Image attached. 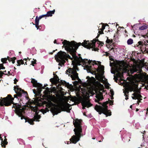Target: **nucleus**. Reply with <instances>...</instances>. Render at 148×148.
<instances>
[{"instance_id":"22","label":"nucleus","mask_w":148,"mask_h":148,"mask_svg":"<svg viewBox=\"0 0 148 148\" xmlns=\"http://www.w3.org/2000/svg\"><path fill=\"white\" fill-rule=\"evenodd\" d=\"M44 93L45 96H47L50 94V89L47 87L46 90L44 92Z\"/></svg>"},{"instance_id":"23","label":"nucleus","mask_w":148,"mask_h":148,"mask_svg":"<svg viewBox=\"0 0 148 148\" xmlns=\"http://www.w3.org/2000/svg\"><path fill=\"white\" fill-rule=\"evenodd\" d=\"M127 42L128 45H131L133 42V40L132 39L130 38L127 40Z\"/></svg>"},{"instance_id":"12","label":"nucleus","mask_w":148,"mask_h":148,"mask_svg":"<svg viewBox=\"0 0 148 148\" xmlns=\"http://www.w3.org/2000/svg\"><path fill=\"white\" fill-rule=\"evenodd\" d=\"M29 106L31 110L35 112V115L34 116V119H29L28 120V122L31 125H33L34 124V121H39V119L40 118V116L38 114L39 111H38V107L36 105L32 104L29 105Z\"/></svg>"},{"instance_id":"47","label":"nucleus","mask_w":148,"mask_h":148,"mask_svg":"<svg viewBox=\"0 0 148 148\" xmlns=\"http://www.w3.org/2000/svg\"><path fill=\"white\" fill-rule=\"evenodd\" d=\"M60 67H58L59 69H60Z\"/></svg>"},{"instance_id":"18","label":"nucleus","mask_w":148,"mask_h":148,"mask_svg":"<svg viewBox=\"0 0 148 148\" xmlns=\"http://www.w3.org/2000/svg\"><path fill=\"white\" fill-rule=\"evenodd\" d=\"M96 97V99H95V101L101 104V103L99 102V101L102 100L103 99V96L101 95H97Z\"/></svg>"},{"instance_id":"7","label":"nucleus","mask_w":148,"mask_h":148,"mask_svg":"<svg viewBox=\"0 0 148 148\" xmlns=\"http://www.w3.org/2000/svg\"><path fill=\"white\" fill-rule=\"evenodd\" d=\"M124 89V90L123 89V92L125 96V99L127 100L128 99V95L129 91H133L134 92L132 94L133 96H132V99H137L138 100H141L140 98L142 97L140 94L137 83H134L131 85H126Z\"/></svg>"},{"instance_id":"28","label":"nucleus","mask_w":148,"mask_h":148,"mask_svg":"<svg viewBox=\"0 0 148 148\" xmlns=\"http://www.w3.org/2000/svg\"><path fill=\"white\" fill-rule=\"evenodd\" d=\"M101 27L100 29L101 31L103 32V31L105 29V26L103 25L102 23H101Z\"/></svg>"},{"instance_id":"14","label":"nucleus","mask_w":148,"mask_h":148,"mask_svg":"<svg viewBox=\"0 0 148 148\" xmlns=\"http://www.w3.org/2000/svg\"><path fill=\"white\" fill-rule=\"evenodd\" d=\"M135 78L139 82L147 83L148 84V75L145 73H139L138 74L135 75Z\"/></svg>"},{"instance_id":"17","label":"nucleus","mask_w":148,"mask_h":148,"mask_svg":"<svg viewBox=\"0 0 148 148\" xmlns=\"http://www.w3.org/2000/svg\"><path fill=\"white\" fill-rule=\"evenodd\" d=\"M46 16V15H43L41 16H40L38 18L37 16H36L35 19V26L37 28V29H38V24L39 20L41 19L43 17H45Z\"/></svg>"},{"instance_id":"8","label":"nucleus","mask_w":148,"mask_h":148,"mask_svg":"<svg viewBox=\"0 0 148 148\" xmlns=\"http://www.w3.org/2000/svg\"><path fill=\"white\" fill-rule=\"evenodd\" d=\"M82 121L80 119H77L73 121V123L75 128L74 130L75 135L72 136L70 139V141L73 143L75 144L80 140L82 132Z\"/></svg>"},{"instance_id":"38","label":"nucleus","mask_w":148,"mask_h":148,"mask_svg":"<svg viewBox=\"0 0 148 148\" xmlns=\"http://www.w3.org/2000/svg\"><path fill=\"white\" fill-rule=\"evenodd\" d=\"M71 143V142L69 141V142H68L67 143V144H69V143Z\"/></svg>"},{"instance_id":"27","label":"nucleus","mask_w":148,"mask_h":148,"mask_svg":"<svg viewBox=\"0 0 148 148\" xmlns=\"http://www.w3.org/2000/svg\"><path fill=\"white\" fill-rule=\"evenodd\" d=\"M137 69L136 67H133V69H131L130 71L131 73H132L134 72H136L137 71Z\"/></svg>"},{"instance_id":"32","label":"nucleus","mask_w":148,"mask_h":148,"mask_svg":"<svg viewBox=\"0 0 148 148\" xmlns=\"http://www.w3.org/2000/svg\"><path fill=\"white\" fill-rule=\"evenodd\" d=\"M14 84H16V82H18V80L16 78H15L14 79Z\"/></svg>"},{"instance_id":"33","label":"nucleus","mask_w":148,"mask_h":148,"mask_svg":"<svg viewBox=\"0 0 148 148\" xmlns=\"http://www.w3.org/2000/svg\"><path fill=\"white\" fill-rule=\"evenodd\" d=\"M106 42L107 43H109L111 42V40H110L107 39L106 41Z\"/></svg>"},{"instance_id":"40","label":"nucleus","mask_w":148,"mask_h":148,"mask_svg":"<svg viewBox=\"0 0 148 148\" xmlns=\"http://www.w3.org/2000/svg\"><path fill=\"white\" fill-rule=\"evenodd\" d=\"M99 33H100V34H102V33H100V31H99Z\"/></svg>"},{"instance_id":"13","label":"nucleus","mask_w":148,"mask_h":148,"mask_svg":"<svg viewBox=\"0 0 148 148\" xmlns=\"http://www.w3.org/2000/svg\"><path fill=\"white\" fill-rule=\"evenodd\" d=\"M31 82L33 84L34 87H37V90L34 89L33 92L37 95H40L42 89H45L44 86L42 87V85L37 82V81L34 79H32Z\"/></svg>"},{"instance_id":"20","label":"nucleus","mask_w":148,"mask_h":148,"mask_svg":"<svg viewBox=\"0 0 148 148\" xmlns=\"http://www.w3.org/2000/svg\"><path fill=\"white\" fill-rule=\"evenodd\" d=\"M1 134H0V138L1 139V145L2 147H5V145L7 144L8 142H7L6 140L7 139L6 138H5L4 140L3 141V139H2L1 137Z\"/></svg>"},{"instance_id":"34","label":"nucleus","mask_w":148,"mask_h":148,"mask_svg":"<svg viewBox=\"0 0 148 148\" xmlns=\"http://www.w3.org/2000/svg\"><path fill=\"white\" fill-rule=\"evenodd\" d=\"M70 109H67L66 110V111L68 112H70Z\"/></svg>"},{"instance_id":"15","label":"nucleus","mask_w":148,"mask_h":148,"mask_svg":"<svg viewBox=\"0 0 148 148\" xmlns=\"http://www.w3.org/2000/svg\"><path fill=\"white\" fill-rule=\"evenodd\" d=\"M148 45V40L144 41V44L141 41L138 42V43L134 46V47H136L137 49H140L142 52L145 50V46Z\"/></svg>"},{"instance_id":"30","label":"nucleus","mask_w":148,"mask_h":148,"mask_svg":"<svg viewBox=\"0 0 148 148\" xmlns=\"http://www.w3.org/2000/svg\"><path fill=\"white\" fill-rule=\"evenodd\" d=\"M110 92L111 94V96H112L114 95V92L112 90H110Z\"/></svg>"},{"instance_id":"37","label":"nucleus","mask_w":148,"mask_h":148,"mask_svg":"<svg viewBox=\"0 0 148 148\" xmlns=\"http://www.w3.org/2000/svg\"><path fill=\"white\" fill-rule=\"evenodd\" d=\"M147 142L148 143V136L147 138Z\"/></svg>"},{"instance_id":"31","label":"nucleus","mask_w":148,"mask_h":148,"mask_svg":"<svg viewBox=\"0 0 148 148\" xmlns=\"http://www.w3.org/2000/svg\"><path fill=\"white\" fill-rule=\"evenodd\" d=\"M109 103L111 105H113V101H112L110 100L109 101Z\"/></svg>"},{"instance_id":"16","label":"nucleus","mask_w":148,"mask_h":148,"mask_svg":"<svg viewBox=\"0 0 148 148\" xmlns=\"http://www.w3.org/2000/svg\"><path fill=\"white\" fill-rule=\"evenodd\" d=\"M16 59V58L14 57L12 58H10L9 57H7V58H3L1 59V61L3 63H5L6 62L7 60V59L8 60L9 62H12V63L14 64L15 62V60Z\"/></svg>"},{"instance_id":"11","label":"nucleus","mask_w":148,"mask_h":148,"mask_svg":"<svg viewBox=\"0 0 148 148\" xmlns=\"http://www.w3.org/2000/svg\"><path fill=\"white\" fill-rule=\"evenodd\" d=\"M107 103H108L106 102L104 103L102 106L97 105L95 106V109L99 112L100 114L103 113L105 114L106 116H110L111 115V112L107 109V106H106Z\"/></svg>"},{"instance_id":"6","label":"nucleus","mask_w":148,"mask_h":148,"mask_svg":"<svg viewBox=\"0 0 148 148\" xmlns=\"http://www.w3.org/2000/svg\"><path fill=\"white\" fill-rule=\"evenodd\" d=\"M73 58H71L70 56L65 52L60 51L58 52L55 56V59L56 61L59 62V66H62L64 65L66 60H67L68 59H71V60L74 61L77 64L80 63L82 61V59L81 57H78L74 54L72 55Z\"/></svg>"},{"instance_id":"29","label":"nucleus","mask_w":148,"mask_h":148,"mask_svg":"<svg viewBox=\"0 0 148 148\" xmlns=\"http://www.w3.org/2000/svg\"><path fill=\"white\" fill-rule=\"evenodd\" d=\"M5 67L3 66V64H0V69H4Z\"/></svg>"},{"instance_id":"4","label":"nucleus","mask_w":148,"mask_h":148,"mask_svg":"<svg viewBox=\"0 0 148 148\" xmlns=\"http://www.w3.org/2000/svg\"><path fill=\"white\" fill-rule=\"evenodd\" d=\"M86 78L88 79L87 83H86L87 85L84 87V91L82 92L84 95L85 94V96L86 97V98L83 99L82 100L81 103L83 109H85L86 107L88 108L92 106V104L90 102L89 97L92 96L96 92L94 87L91 85L93 84V81L91 80L88 76H87ZM81 89L82 91L84 89L82 90V88H81Z\"/></svg>"},{"instance_id":"43","label":"nucleus","mask_w":148,"mask_h":148,"mask_svg":"<svg viewBox=\"0 0 148 148\" xmlns=\"http://www.w3.org/2000/svg\"><path fill=\"white\" fill-rule=\"evenodd\" d=\"M14 69H16V68L14 67Z\"/></svg>"},{"instance_id":"24","label":"nucleus","mask_w":148,"mask_h":148,"mask_svg":"<svg viewBox=\"0 0 148 148\" xmlns=\"http://www.w3.org/2000/svg\"><path fill=\"white\" fill-rule=\"evenodd\" d=\"M17 63L18 64V65L20 66L21 64H24V63L23 60H20L17 61Z\"/></svg>"},{"instance_id":"21","label":"nucleus","mask_w":148,"mask_h":148,"mask_svg":"<svg viewBox=\"0 0 148 148\" xmlns=\"http://www.w3.org/2000/svg\"><path fill=\"white\" fill-rule=\"evenodd\" d=\"M55 10H54L53 11H49L47 12V14H46V16H52V14L54 13Z\"/></svg>"},{"instance_id":"25","label":"nucleus","mask_w":148,"mask_h":148,"mask_svg":"<svg viewBox=\"0 0 148 148\" xmlns=\"http://www.w3.org/2000/svg\"><path fill=\"white\" fill-rule=\"evenodd\" d=\"M97 86L98 87L101 88V89H103L104 88L103 85L99 83H98Z\"/></svg>"},{"instance_id":"35","label":"nucleus","mask_w":148,"mask_h":148,"mask_svg":"<svg viewBox=\"0 0 148 148\" xmlns=\"http://www.w3.org/2000/svg\"><path fill=\"white\" fill-rule=\"evenodd\" d=\"M32 65L34 66V64L35 63V62L34 61H32Z\"/></svg>"},{"instance_id":"2","label":"nucleus","mask_w":148,"mask_h":148,"mask_svg":"<svg viewBox=\"0 0 148 148\" xmlns=\"http://www.w3.org/2000/svg\"><path fill=\"white\" fill-rule=\"evenodd\" d=\"M96 40L94 39L90 42L88 40L87 41L84 40L82 43H79L78 44L74 41L70 42L64 40L62 43L66 50L72 54L76 52V49L78 48L79 46L81 45L88 49L91 48L92 50L97 51L99 49L96 47Z\"/></svg>"},{"instance_id":"19","label":"nucleus","mask_w":148,"mask_h":148,"mask_svg":"<svg viewBox=\"0 0 148 148\" xmlns=\"http://www.w3.org/2000/svg\"><path fill=\"white\" fill-rule=\"evenodd\" d=\"M59 79L58 77L56 75V77L51 79L50 80L52 84H55L59 81Z\"/></svg>"},{"instance_id":"44","label":"nucleus","mask_w":148,"mask_h":148,"mask_svg":"<svg viewBox=\"0 0 148 148\" xmlns=\"http://www.w3.org/2000/svg\"><path fill=\"white\" fill-rule=\"evenodd\" d=\"M148 109H147V112L148 111Z\"/></svg>"},{"instance_id":"9","label":"nucleus","mask_w":148,"mask_h":148,"mask_svg":"<svg viewBox=\"0 0 148 148\" xmlns=\"http://www.w3.org/2000/svg\"><path fill=\"white\" fill-rule=\"evenodd\" d=\"M110 66L111 68V73L115 74L117 77L121 78L123 73L125 72V68L123 63L120 62L115 66L114 61L110 62Z\"/></svg>"},{"instance_id":"3","label":"nucleus","mask_w":148,"mask_h":148,"mask_svg":"<svg viewBox=\"0 0 148 148\" xmlns=\"http://www.w3.org/2000/svg\"><path fill=\"white\" fill-rule=\"evenodd\" d=\"M98 64V68L95 69V73L96 74L95 75V77L99 82L103 83L106 88H108L109 86V84L107 79L103 75L104 72V67L103 66L101 65L100 62L89 60L88 61L87 64H86L85 66L88 71H89V72H92V71H93L92 66H93L94 64Z\"/></svg>"},{"instance_id":"39","label":"nucleus","mask_w":148,"mask_h":148,"mask_svg":"<svg viewBox=\"0 0 148 148\" xmlns=\"http://www.w3.org/2000/svg\"><path fill=\"white\" fill-rule=\"evenodd\" d=\"M130 108H132V105H131V106H130Z\"/></svg>"},{"instance_id":"26","label":"nucleus","mask_w":148,"mask_h":148,"mask_svg":"<svg viewBox=\"0 0 148 148\" xmlns=\"http://www.w3.org/2000/svg\"><path fill=\"white\" fill-rule=\"evenodd\" d=\"M147 27L146 25H143L139 28V29L141 30H144L146 29Z\"/></svg>"},{"instance_id":"36","label":"nucleus","mask_w":148,"mask_h":148,"mask_svg":"<svg viewBox=\"0 0 148 148\" xmlns=\"http://www.w3.org/2000/svg\"><path fill=\"white\" fill-rule=\"evenodd\" d=\"M54 43H56L57 44H59V43H57L56 42V40H55L54 41Z\"/></svg>"},{"instance_id":"42","label":"nucleus","mask_w":148,"mask_h":148,"mask_svg":"<svg viewBox=\"0 0 148 148\" xmlns=\"http://www.w3.org/2000/svg\"><path fill=\"white\" fill-rule=\"evenodd\" d=\"M147 69L148 70V66L147 67Z\"/></svg>"},{"instance_id":"46","label":"nucleus","mask_w":148,"mask_h":148,"mask_svg":"<svg viewBox=\"0 0 148 148\" xmlns=\"http://www.w3.org/2000/svg\"><path fill=\"white\" fill-rule=\"evenodd\" d=\"M115 77H114V79H115Z\"/></svg>"},{"instance_id":"45","label":"nucleus","mask_w":148,"mask_h":148,"mask_svg":"<svg viewBox=\"0 0 148 148\" xmlns=\"http://www.w3.org/2000/svg\"><path fill=\"white\" fill-rule=\"evenodd\" d=\"M136 110V111H137L138 110L137 109Z\"/></svg>"},{"instance_id":"5","label":"nucleus","mask_w":148,"mask_h":148,"mask_svg":"<svg viewBox=\"0 0 148 148\" xmlns=\"http://www.w3.org/2000/svg\"><path fill=\"white\" fill-rule=\"evenodd\" d=\"M58 100L55 97H50L49 100H48L46 104V109L45 110L41 109L40 111L44 114L49 110L48 109L49 108L53 115L57 114L62 111V108L58 104Z\"/></svg>"},{"instance_id":"10","label":"nucleus","mask_w":148,"mask_h":148,"mask_svg":"<svg viewBox=\"0 0 148 148\" xmlns=\"http://www.w3.org/2000/svg\"><path fill=\"white\" fill-rule=\"evenodd\" d=\"M78 69L77 66H74L73 68H69L66 70V73L67 74H69V76L70 75V77L73 80L77 79V81H76L73 82L75 86L78 85L80 86L79 84H82V81L79 78L78 74L77 73V71H78Z\"/></svg>"},{"instance_id":"1","label":"nucleus","mask_w":148,"mask_h":148,"mask_svg":"<svg viewBox=\"0 0 148 148\" xmlns=\"http://www.w3.org/2000/svg\"><path fill=\"white\" fill-rule=\"evenodd\" d=\"M14 89L16 94L14 95V98L19 100L20 98V104L17 103H13V100L14 98H12L10 95H8V96L5 98H3L2 99H0V105L3 106H8L11 104L13 103L12 108H14V110L16 113L19 117H21V119H25V113L26 105L29 102V98L27 97V93L24 90L21 89L17 86L14 87Z\"/></svg>"},{"instance_id":"41","label":"nucleus","mask_w":148,"mask_h":148,"mask_svg":"<svg viewBox=\"0 0 148 148\" xmlns=\"http://www.w3.org/2000/svg\"><path fill=\"white\" fill-rule=\"evenodd\" d=\"M98 42H99V41H97V44H98Z\"/></svg>"}]
</instances>
